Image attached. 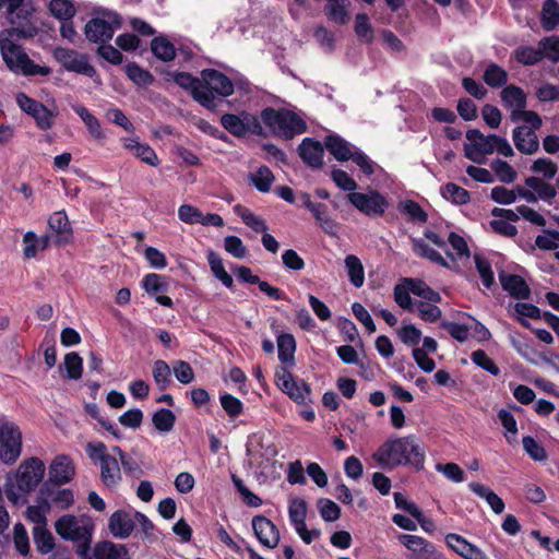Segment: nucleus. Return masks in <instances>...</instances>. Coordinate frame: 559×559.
Wrapping results in <instances>:
<instances>
[{
    "label": "nucleus",
    "mask_w": 559,
    "mask_h": 559,
    "mask_svg": "<svg viewBox=\"0 0 559 559\" xmlns=\"http://www.w3.org/2000/svg\"><path fill=\"white\" fill-rule=\"evenodd\" d=\"M406 283L413 286V294L419 296L430 302H440L441 296L439 293L431 289L424 281L411 278Z\"/></svg>",
    "instance_id": "obj_54"
},
{
    "label": "nucleus",
    "mask_w": 559,
    "mask_h": 559,
    "mask_svg": "<svg viewBox=\"0 0 559 559\" xmlns=\"http://www.w3.org/2000/svg\"><path fill=\"white\" fill-rule=\"evenodd\" d=\"M324 146L338 162L348 160L354 152V150H352V145L347 141L335 134L325 136Z\"/></svg>",
    "instance_id": "obj_24"
},
{
    "label": "nucleus",
    "mask_w": 559,
    "mask_h": 559,
    "mask_svg": "<svg viewBox=\"0 0 559 559\" xmlns=\"http://www.w3.org/2000/svg\"><path fill=\"white\" fill-rule=\"evenodd\" d=\"M344 263L352 285L357 288L361 287L365 283V269L359 258L354 254H348Z\"/></svg>",
    "instance_id": "obj_32"
},
{
    "label": "nucleus",
    "mask_w": 559,
    "mask_h": 559,
    "mask_svg": "<svg viewBox=\"0 0 559 559\" xmlns=\"http://www.w3.org/2000/svg\"><path fill=\"white\" fill-rule=\"evenodd\" d=\"M86 454L93 463L102 464L111 455L108 453L107 447L102 441H91L85 447Z\"/></svg>",
    "instance_id": "obj_60"
},
{
    "label": "nucleus",
    "mask_w": 559,
    "mask_h": 559,
    "mask_svg": "<svg viewBox=\"0 0 559 559\" xmlns=\"http://www.w3.org/2000/svg\"><path fill=\"white\" fill-rule=\"evenodd\" d=\"M407 281H411L408 277L402 278V281L394 286L393 295L395 302L403 309L411 310L412 309V298L411 294H413V286Z\"/></svg>",
    "instance_id": "obj_42"
},
{
    "label": "nucleus",
    "mask_w": 559,
    "mask_h": 559,
    "mask_svg": "<svg viewBox=\"0 0 559 559\" xmlns=\"http://www.w3.org/2000/svg\"><path fill=\"white\" fill-rule=\"evenodd\" d=\"M126 73L128 78L138 85L147 86L154 80L153 75L148 71L143 70L136 63H129L126 67Z\"/></svg>",
    "instance_id": "obj_59"
},
{
    "label": "nucleus",
    "mask_w": 559,
    "mask_h": 559,
    "mask_svg": "<svg viewBox=\"0 0 559 559\" xmlns=\"http://www.w3.org/2000/svg\"><path fill=\"white\" fill-rule=\"evenodd\" d=\"M233 81L215 69L201 72V84L194 90L193 99L209 110H216L222 99L234 93Z\"/></svg>",
    "instance_id": "obj_3"
},
{
    "label": "nucleus",
    "mask_w": 559,
    "mask_h": 559,
    "mask_svg": "<svg viewBox=\"0 0 559 559\" xmlns=\"http://www.w3.org/2000/svg\"><path fill=\"white\" fill-rule=\"evenodd\" d=\"M289 520L295 530L301 528L306 524L307 503L304 499L295 498L288 507Z\"/></svg>",
    "instance_id": "obj_40"
},
{
    "label": "nucleus",
    "mask_w": 559,
    "mask_h": 559,
    "mask_svg": "<svg viewBox=\"0 0 559 559\" xmlns=\"http://www.w3.org/2000/svg\"><path fill=\"white\" fill-rule=\"evenodd\" d=\"M74 476V466L67 455L56 457L50 464L49 477L56 484L69 483Z\"/></svg>",
    "instance_id": "obj_22"
},
{
    "label": "nucleus",
    "mask_w": 559,
    "mask_h": 559,
    "mask_svg": "<svg viewBox=\"0 0 559 559\" xmlns=\"http://www.w3.org/2000/svg\"><path fill=\"white\" fill-rule=\"evenodd\" d=\"M400 540L414 556L430 555L435 551L433 545L420 536L403 534Z\"/></svg>",
    "instance_id": "obj_33"
},
{
    "label": "nucleus",
    "mask_w": 559,
    "mask_h": 559,
    "mask_svg": "<svg viewBox=\"0 0 559 559\" xmlns=\"http://www.w3.org/2000/svg\"><path fill=\"white\" fill-rule=\"evenodd\" d=\"M55 57L68 71L84 74L88 78L96 75V69L88 62L85 55L68 48H57Z\"/></svg>",
    "instance_id": "obj_15"
},
{
    "label": "nucleus",
    "mask_w": 559,
    "mask_h": 559,
    "mask_svg": "<svg viewBox=\"0 0 559 559\" xmlns=\"http://www.w3.org/2000/svg\"><path fill=\"white\" fill-rule=\"evenodd\" d=\"M22 452V432L19 426L8 419L0 417V459L4 464H13Z\"/></svg>",
    "instance_id": "obj_7"
},
{
    "label": "nucleus",
    "mask_w": 559,
    "mask_h": 559,
    "mask_svg": "<svg viewBox=\"0 0 559 559\" xmlns=\"http://www.w3.org/2000/svg\"><path fill=\"white\" fill-rule=\"evenodd\" d=\"M468 488L473 493L484 499L496 514L503 512L506 507L503 500L489 487L480 483H469Z\"/></svg>",
    "instance_id": "obj_25"
},
{
    "label": "nucleus",
    "mask_w": 559,
    "mask_h": 559,
    "mask_svg": "<svg viewBox=\"0 0 559 559\" xmlns=\"http://www.w3.org/2000/svg\"><path fill=\"white\" fill-rule=\"evenodd\" d=\"M154 382L160 391L166 390L171 383V369L164 360H156L153 365Z\"/></svg>",
    "instance_id": "obj_43"
},
{
    "label": "nucleus",
    "mask_w": 559,
    "mask_h": 559,
    "mask_svg": "<svg viewBox=\"0 0 559 559\" xmlns=\"http://www.w3.org/2000/svg\"><path fill=\"white\" fill-rule=\"evenodd\" d=\"M278 359L282 364L294 366L296 341L293 334L283 333L277 336Z\"/></svg>",
    "instance_id": "obj_28"
},
{
    "label": "nucleus",
    "mask_w": 559,
    "mask_h": 559,
    "mask_svg": "<svg viewBox=\"0 0 559 559\" xmlns=\"http://www.w3.org/2000/svg\"><path fill=\"white\" fill-rule=\"evenodd\" d=\"M399 211L401 214L408 216L412 222L425 223L428 217L419 203L413 200L401 202L399 204Z\"/></svg>",
    "instance_id": "obj_49"
},
{
    "label": "nucleus",
    "mask_w": 559,
    "mask_h": 559,
    "mask_svg": "<svg viewBox=\"0 0 559 559\" xmlns=\"http://www.w3.org/2000/svg\"><path fill=\"white\" fill-rule=\"evenodd\" d=\"M33 33L24 27H11L0 32V51L2 59L8 69L25 76H46L51 73V69L47 66L35 63L23 47L17 45L15 38H25L32 36Z\"/></svg>",
    "instance_id": "obj_1"
},
{
    "label": "nucleus",
    "mask_w": 559,
    "mask_h": 559,
    "mask_svg": "<svg viewBox=\"0 0 559 559\" xmlns=\"http://www.w3.org/2000/svg\"><path fill=\"white\" fill-rule=\"evenodd\" d=\"M50 510V504L47 500H41L35 506H29L26 510V518L35 524L34 527L46 526V514Z\"/></svg>",
    "instance_id": "obj_46"
},
{
    "label": "nucleus",
    "mask_w": 559,
    "mask_h": 559,
    "mask_svg": "<svg viewBox=\"0 0 559 559\" xmlns=\"http://www.w3.org/2000/svg\"><path fill=\"white\" fill-rule=\"evenodd\" d=\"M467 142L464 144V155L476 164H483L486 156L497 152L504 157H511L514 151L506 138L496 134H483L477 129L466 132Z\"/></svg>",
    "instance_id": "obj_4"
},
{
    "label": "nucleus",
    "mask_w": 559,
    "mask_h": 559,
    "mask_svg": "<svg viewBox=\"0 0 559 559\" xmlns=\"http://www.w3.org/2000/svg\"><path fill=\"white\" fill-rule=\"evenodd\" d=\"M108 528L114 537L128 538L134 528V513L117 510L109 518Z\"/></svg>",
    "instance_id": "obj_19"
},
{
    "label": "nucleus",
    "mask_w": 559,
    "mask_h": 559,
    "mask_svg": "<svg viewBox=\"0 0 559 559\" xmlns=\"http://www.w3.org/2000/svg\"><path fill=\"white\" fill-rule=\"evenodd\" d=\"M207 262L215 277L218 278L227 288H231L234 280L225 270L221 257L217 253L210 251L207 254Z\"/></svg>",
    "instance_id": "obj_39"
},
{
    "label": "nucleus",
    "mask_w": 559,
    "mask_h": 559,
    "mask_svg": "<svg viewBox=\"0 0 559 559\" xmlns=\"http://www.w3.org/2000/svg\"><path fill=\"white\" fill-rule=\"evenodd\" d=\"M330 20L345 24L348 21V14L343 0H329L325 7Z\"/></svg>",
    "instance_id": "obj_55"
},
{
    "label": "nucleus",
    "mask_w": 559,
    "mask_h": 559,
    "mask_svg": "<svg viewBox=\"0 0 559 559\" xmlns=\"http://www.w3.org/2000/svg\"><path fill=\"white\" fill-rule=\"evenodd\" d=\"M277 386L286 393L294 402L304 404L310 400L311 389L304 380L296 378L282 367L276 371Z\"/></svg>",
    "instance_id": "obj_13"
},
{
    "label": "nucleus",
    "mask_w": 559,
    "mask_h": 559,
    "mask_svg": "<svg viewBox=\"0 0 559 559\" xmlns=\"http://www.w3.org/2000/svg\"><path fill=\"white\" fill-rule=\"evenodd\" d=\"M320 516L326 522H334L341 515V508L331 499L321 498L317 502Z\"/></svg>",
    "instance_id": "obj_53"
},
{
    "label": "nucleus",
    "mask_w": 559,
    "mask_h": 559,
    "mask_svg": "<svg viewBox=\"0 0 559 559\" xmlns=\"http://www.w3.org/2000/svg\"><path fill=\"white\" fill-rule=\"evenodd\" d=\"M51 14L58 20H72L76 10L71 0H51L49 3Z\"/></svg>",
    "instance_id": "obj_48"
},
{
    "label": "nucleus",
    "mask_w": 559,
    "mask_h": 559,
    "mask_svg": "<svg viewBox=\"0 0 559 559\" xmlns=\"http://www.w3.org/2000/svg\"><path fill=\"white\" fill-rule=\"evenodd\" d=\"M311 213L324 233L330 236H335L337 234L338 224L328 214V210L324 204L319 203Z\"/></svg>",
    "instance_id": "obj_37"
},
{
    "label": "nucleus",
    "mask_w": 559,
    "mask_h": 559,
    "mask_svg": "<svg viewBox=\"0 0 559 559\" xmlns=\"http://www.w3.org/2000/svg\"><path fill=\"white\" fill-rule=\"evenodd\" d=\"M302 162L311 168H321L323 165L324 147L311 138H305L298 146Z\"/></svg>",
    "instance_id": "obj_20"
},
{
    "label": "nucleus",
    "mask_w": 559,
    "mask_h": 559,
    "mask_svg": "<svg viewBox=\"0 0 559 559\" xmlns=\"http://www.w3.org/2000/svg\"><path fill=\"white\" fill-rule=\"evenodd\" d=\"M521 120L523 121V124L513 130L512 139L519 152L532 155L539 148V141L536 131L542 127L543 121L536 111L526 112L525 118H522Z\"/></svg>",
    "instance_id": "obj_6"
},
{
    "label": "nucleus",
    "mask_w": 559,
    "mask_h": 559,
    "mask_svg": "<svg viewBox=\"0 0 559 559\" xmlns=\"http://www.w3.org/2000/svg\"><path fill=\"white\" fill-rule=\"evenodd\" d=\"M500 181L511 183L516 179V171L502 159H493L490 165Z\"/></svg>",
    "instance_id": "obj_57"
},
{
    "label": "nucleus",
    "mask_w": 559,
    "mask_h": 559,
    "mask_svg": "<svg viewBox=\"0 0 559 559\" xmlns=\"http://www.w3.org/2000/svg\"><path fill=\"white\" fill-rule=\"evenodd\" d=\"M63 366L69 379L78 380L82 377L83 360L76 353H69L64 357Z\"/></svg>",
    "instance_id": "obj_56"
},
{
    "label": "nucleus",
    "mask_w": 559,
    "mask_h": 559,
    "mask_svg": "<svg viewBox=\"0 0 559 559\" xmlns=\"http://www.w3.org/2000/svg\"><path fill=\"white\" fill-rule=\"evenodd\" d=\"M151 50L156 58L165 62L171 61L176 57V48L174 44L163 36L155 37L152 40Z\"/></svg>",
    "instance_id": "obj_36"
},
{
    "label": "nucleus",
    "mask_w": 559,
    "mask_h": 559,
    "mask_svg": "<svg viewBox=\"0 0 559 559\" xmlns=\"http://www.w3.org/2000/svg\"><path fill=\"white\" fill-rule=\"evenodd\" d=\"M500 98L503 106L510 110V119L513 122H519L530 111L525 110L526 94L520 86L513 84L504 86L500 92Z\"/></svg>",
    "instance_id": "obj_16"
},
{
    "label": "nucleus",
    "mask_w": 559,
    "mask_h": 559,
    "mask_svg": "<svg viewBox=\"0 0 559 559\" xmlns=\"http://www.w3.org/2000/svg\"><path fill=\"white\" fill-rule=\"evenodd\" d=\"M234 213L239 216L245 225L250 227L255 233H264L267 230V225L263 218L252 213L248 207L236 204Z\"/></svg>",
    "instance_id": "obj_31"
},
{
    "label": "nucleus",
    "mask_w": 559,
    "mask_h": 559,
    "mask_svg": "<svg viewBox=\"0 0 559 559\" xmlns=\"http://www.w3.org/2000/svg\"><path fill=\"white\" fill-rule=\"evenodd\" d=\"M448 241L455 251V255L451 252H447L450 259L455 260V258L462 259L469 257L468 246L462 236L452 231L449 234Z\"/></svg>",
    "instance_id": "obj_58"
},
{
    "label": "nucleus",
    "mask_w": 559,
    "mask_h": 559,
    "mask_svg": "<svg viewBox=\"0 0 559 559\" xmlns=\"http://www.w3.org/2000/svg\"><path fill=\"white\" fill-rule=\"evenodd\" d=\"M514 59L523 66H534L543 59V51L531 46H520L512 52Z\"/></svg>",
    "instance_id": "obj_38"
},
{
    "label": "nucleus",
    "mask_w": 559,
    "mask_h": 559,
    "mask_svg": "<svg viewBox=\"0 0 559 559\" xmlns=\"http://www.w3.org/2000/svg\"><path fill=\"white\" fill-rule=\"evenodd\" d=\"M100 466V479L108 488L116 487L121 481V469L118 460L110 456L105 460Z\"/></svg>",
    "instance_id": "obj_27"
},
{
    "label": "nucleus",
    "mask_w": 559,
    "mask_h": 559,
    "mask_svg": "<svg viewBox=\"0 0 559 559\" xmlns=\"http://www.w3.org/2000/svg\"><path fill=\"white\" fill-rule=\"evenodd\" d=\"M252 528L259 542L269 548H274L280 542V532L275 524L263 515L252 519Z\"/></svg>",
    "instance_id": "obj_17"
},
{
    "label": "nucleus",
    "mask_w": 559,
    "mask_h": 559,
    "mask_svg": "<svg viewBox=\"0 0 559 559\" xmlns=\"http://www.w3.org/2000/svg\"><path fill=\"white\" fill-rule=\"evenodd\" d=\"M412 249L417 257L425 258L431 262L444 266H448L445 259L435 249L430 248L421 238H411Z\"/></svg>",
    "instance_id": "obj_30"
},
{
    "label": "nucleus",
    "mask_w": 559,
    "mask_h": 559,
    "mask_svg": "<svg viewBox=\"0 0 559 559\" xmlns=\"http://www.w3.org/2000/svg\"><path fill=\"white\" fill-rule=\"evenodd\" d=\"M355 32L357 36L366 43H370L373 39V31L367 14L360 13L356 15Z\"/></svg>",
    "instance_id": "obj_62"
},
{
    "label": "nucleus",
    "mask_w": 559,
    "mask_h": 559,
    "mask_svg": "<svg viewBox=\"0 0 559 559\" xmlns=\"http://www.w3.org/2000/svg\"><path fill=\"white\" fill-rule=\"evenodd\" d=\"M538 46L543 51V58H547L554 63L559 62V37L549 36L540 39Z\"/></svg>",
    "instance_id": "obj_52"
},
{
    "label": "nucleus",
    "mask_w": 559,
    "mask_h": 559,
    "mask_svg": "<svg viewBox=\"0 0 559 559\" xmlns=\"http://www.w3.org/2000/svg\"><path fill=\"white\" fill-rule=\"evenodd\" d=\"M221 405L229 417L235 418L243 411L241 401L229 393H224L219 397Z\"/></svg>",
    "instance_id": "obj_63"
},
{
    "label": "nucleus",
    "mask_w": 559,
    "mask_h": 559,
    "mask_svg": "<svg viewBox=\"0 0 559 559\" xmlns=\"http://www.w3.org/2000/svg\"><path fill=\"white\" fill-rule=\"evenodd\" d=\"M45 473L44 463L37 457L25 460L16 471V484L21 491L33 490L43 479Z\"/></svg>",
    "instance_id": "obj_14"
},
{
    "label": "nucleus",
    "mask_w": 559,
    "mask_h": 559,
    "mask_svg": "<svg viewBox=\"0 0 559 559\" xmlns=\"http://www.w3.org/2000/svg\"><path fill=\"white\" fill-rule=\"evenodd\" d=\"M152 423L159 432H169L175 426L176 416L170 409L160 408L153 414Z\"/></svg>",
    "instance_id": "obj_47"
},
{
    "label": "nucleus",
    "mask_w": 559,
    "mask_h": 559,
    "mask_svg": "<svg viewBox=\"0 0 559 559\" xmlns=\"http://www.w3.org/2000/svg\"><path fill=\"white\" fill-rule=\"evenodd\" d=\"M522 444L524 451L528 454V456L537 462L546 461L547 453L545 448L539 443L535 438L531 436H525L522 439Z\"/></svg>",
    "instance_id": "obj_51"
},
{
    "label": "nucleus",
    "mask_w": 559,
    "mask_h": 559,
    "mask_svg": "<svg viewBox=\"0 0 559 559\" xmlns=\"http://www.w3.org/2000/svg\"><path fill=\"white\" fill-rule=\"evenodd\" d=\"M445 544L455 554L463 557L464 559H489V557L480 548L469 543L459 534H447Z\"/></svg>",
    "instance_id": "obj_18"
},
{
    "label": "nucleus",
    "mask_w": 559,
    "mask_h": 559,
    "mask_svg": "<svg viewBox=\"0 0 559 559\" xmlns=\"http://www.w3.org/2000/svg\"><path fill=\"white\" fill-rule=\"evenodd\" d=\"M55 528L64 539L87 544L91 542L93 525L87 520L67 514L57 520Z\"/></svg>",
    "instance_id": "obj_9"
},
{
    "label": "nucleus",
    "mask_w": 559,
    "mask_h": 559,
    "mask_svg": "<svg viewBox=\"0 0 559 559\" xmlns=\"http://www.w3.org/2000/svg\"><path fill=\"white\" fill-rule=\"evenodd\" d=\"M33 538L36 545L37 550L40 554H48L55 547V539L51 533L46 528V526H39L33 528Z\"/></svg>",
    "instance_id": "obj_44"
},
{
    "label": "nucleus",
    "mask_w": 559,
    "mask_h": 559,
    "mask_svg": "<svg viewBox=\"0 0 559 559\" xmlns=\"http://www.w3.org/2000/svg\"><path fill=\"white\" fill-rule=\"evenodd\" d=\"M274 176L267 167H260L252 176L254 187L260 192H267L273 183Z\"/></svg>",
    "instance_id": "obj_61"
},
{
    "label": "nucleus",
    "mask_w": 559,
    "mask_h": 559,
    "mask_svg": "<svg viewBox=\"0 0 559 559\" xmlns=\"http://www.w3.org/2000/svg\"><path fill=\"white\" fill-rule=\"evenodd\" d=\"M93 555V559H123L128 556V549L124 545L107 540L98 543L94 548Z\"/></svg>",
    "instance_id": "obj_29"
},
{
    "label": "nucleus",
    "mask_w": 559,
    "mask_h": 559,
    "mask_svg": "<svg viewBox=\"0 0 559 559\" xmlns=\"http://www.w3.org/2000/svg\"><path fill=\"white\" fill-rule=\"evenodd\" d=\"M509 79L508 71L496 62L486 64L483 73L484 82L491 88L506 86Z\"/></svg>",
    "instance_id": "obj_26"
},
{
    "label": "nucleus",
    "mask_w": 559,
    "mask_h": 559,
    "mask_svg": "<svg viewBox=\"0 0 559 559\" xmlns=\"http://www.w3.org/2000/svg\"><path fill=\"white\" fill-rule=\"evenodd\" d=\"M221 124L237 138H243L247 134L264 135V129L259 117L247 111L239 115L225 114L221 117Z\"/></svg>",
    "instance_id": "obj_8"
},
{
    "label": "nucleus",
    "mask_w": 559,
    "mask_h": 559,
    "mask_svg": "<svg viewBox=\"0 0 559 559\" xmlns=\"http://www.w3.org/2000/svg\"><path fill=\"white\" fill-rule=\"evenodd\" d=\"M535 245L543 250H556L559 248V231L546 230L544 235H538Z\"/></svg>",
    "instance_id": "obj_64"
},
{
    "label": "nucleus",
    "mask_w": 559,
    "mask_h": 559,
    "mask_svg": "<svg viewBox=\"0 0 559 559\" xmlns=\"http://www.w3.org/2000/svg\"><path fill=\"white\" fill-rule=\"evenodd\" d=\"M499 281L503 290L510 296L516 299H527L530 297L531 289L520 275L500 272Z\"/></svg>",
    "instance_id": "obj_21"
},
{
    "label": "nucleus",
    "mask_w": 559,
    "mask_h": 559,
    "mask_svg": "<svg viewBox=\"0 0 559 559\" xmlns=\"http://www.w3.org/2000/svg\"><path fill=\"white\" fill-rule=\"evenodd\" d=\"M559 24V4L556 0H546L542 9V26L545 31H552Z\"/></svg>",
    "instance_id": "obj_35"
},
{
    "label": "nucleus",
    "mask_w": 559,
    "mask_h": 559,
    "mask_svg": "<svg viewBox=\"0 0 559 559\" xmlns=\"http://www.w3.org/2000/svg\"><path fill=\"white\" fill-rule=\"evenodd\" d=\"M259 119L269 128L272 134L285 140H290L307 130V124L302 118L284 108L266 107L261 111Z\"/></svg>",
    "instance_id": "obj_5"
},
{
    "label": "nucleus",
    "mask_w": 559,
    "mask_h": 559,
    "mask_svg": "<svg viewBox=\"0 0 559 559\" xmlns=\"http://www.w3.org/2000/svg\"><path fill=\"white\" fill-rule=\"evenodd\" d=\"M348 201L361 213L367 216H382L389 206V202L377 190H370L367 193L352 192L348 195Z\"/></svg>",
    "instance_id": "obj_11"
},
{
    "label": "nucleus",
    "mask_w": 559,
    "mask_h": 559,
    "mask_svg": "<svg viewBox=\"0 0 559 559\" xmlns=\"http://www.w3.org/2000/svg\"><path fill=\"white\" fill-rule=\"evenodd\" d=\"M471 360L483 370L497 377L500 374V368L483 349H476L471 354Z\"/></svg>",
    "instance_id": "obj_50"
},
{
    "label": "nucleus",
    "mask_w": 559,
    "mask_h": 559,
    "mask_svg": "<svg viewBox=\"0 0 559 559\" xmlns=\"http://www.w3.org/2000/svg\"><path fill=\"white\" fill-rule=\"evenodd\" d=\"M525 185L545 202L551 203L557 195L556 188L538 177L526 178Z\"/></svg>",
    "instance_id": "obj_34"
},
{
    "label": "nucleus",
    "mask_w": 559,
    "mask_h": 559,
    "mask_svg": "<svg viewBox=\"0 0 559 559\" xmlns=\"http://www.w3.org/2000/svg\"><path fill=\"white\" fill-rule=\"evenodd\" d=\"M441 194L445 200L459 205L468 203L471 199L469 192L466 189L452 182L441 188Z\"/></svg>",
    "instance_id": "obj_41"
},
{
    "label": "nucleus",
    "mask_w": 559,
    "mask_h": 559,
    "mask_svg": "<svg viewBox=\"0 0 559 559\" xmlns=\"http://www.w3.org/2000/svg\"><path fill=\"white\" fill-rule=\"evenodd\" d=\"M49 228L57 235L58 243H67L72 235L70 222L64 211H58L48 219Z\"/></svg>",
    "instance_id": "obj_23"
},
{
    "label": "nucleus",
    "mask_w": 559,
    "mask_h": 559,
    "mask_svg": "<svg viewBox=\"0 0 559 559\" xmlns=\"http://www.w3.org/2000/svg\"><path fill=\"white\" fill-rule=\"evenodd\" d=\"M372 460L383 469H393L409 463L423 466L425 455L414 436L388 439L372 454Z\"/></svg>",
    "instance_id": "obj_2"
},
{
    "label": "nucleus",
    "mask_w": 559,
    "mask_h": 559,
    "mask_svg": "<svg viewBox=\"0 0 559 559\" xmlns=\"http://www.w3.org/2000/svg\"><path fill=\"white\" fill-rule=\"evenodd\" d=\"M16 104L22 111L34 118L40 130H49L53 126L57 112L48 109L41 103L28 97L25 93L16 95Z\"/></svg>",
    "instance_id": "obj_12"
},
{
    "label": "nucleus",
    "mask_w": 559,
    "mask_h": 559,
    "mask_svg": "<svg viewBox=\"0 0 559 559\" xmlns=\"http://www.w3.org/2000/svg\"><path fill=\"white\" fill-rule=\"evenodd\" d=\"M106 16L107 20L94 17L86 23L84 33L90 41H109L112 38L115 31L121 26V21L118 14L108 12Z\"/></svg>",
    "instance_id": "obj_10"
},
{
    "label": "nucleus",
    "mask_w": 559,
    "mask_h": 559,
    "mask_svg": "<svg viewBox=\"0 0 559 559\" xmlns=\"http://www.w3.org/2000/svg\"><path fill=\"white\" fill-rule=\"evenodd\" d=\"M474 262L483 285L490 289L495 285V274L490 262L478 253L474 254Z\"/></svg>",
    "instance_id": "obj_45"
}]
</instances>
